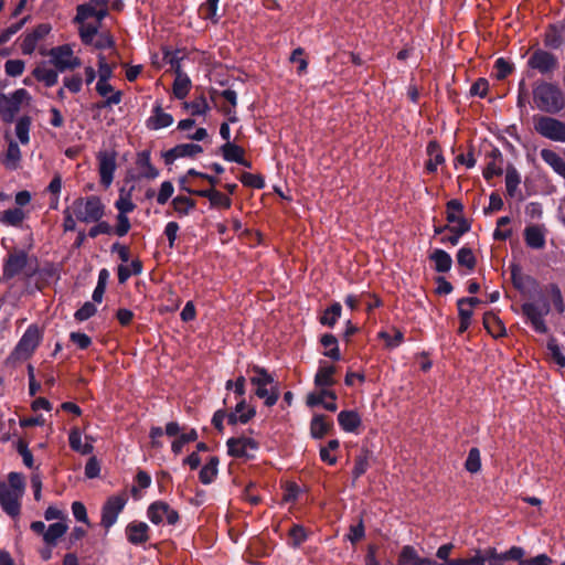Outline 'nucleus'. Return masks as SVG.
I'll use <instances>...</instances> for the list:
<instances>
[{"instance_id":"4d7b16f0","label":"nucleus","mask_w":565,"mask_h":565,"mask_svg":"<svg viewBox=\"0 0 565 565\" xmlns=\"http://www.w3.org/2000/svg\"><path fill=\"white\" fill-rule=\"evenodd\" d=\"M98 34V25L95 24H81L79 38L85 45H92L94 38Z\"/></svg>"},{"instance_id":"dca6fc26","label":"nucleus","mask_w":565,"mask_h":565,"mask_svg":"<svg viewBox=\"0 0 565 565\" xmlns=\"http://www.w3.org/2000/svg\"><path fill=\"white\" fill-rule=\"evenodd\" d=\"M172 124V115L163 111L161 102H156V104L152 107L151 116L146 120L147 128L150 130H159L162 128H167Z\"/></svg>"},{"instance_id":"39448f33","label":"nucleus","mask_w":565,"mask_h":565,"mask_svg":"<svg viewBox=\"0 0 565 565\" xmlns=\"http://www.w3.org/2000/svg\"><path fill=\"white\" fill-rule=\"evenodd\" d=\"M29 92L24 88L14 90L11 96L0 94V116L1 119L10 124L13 121L17 113L20 110V106L23 100L29 99Z\"/></svg>"},{"instance_id":"1a4fd4ad","label":"nucleus","mask_w":565,"mask_h":565,"mask_svg":"<svg viewBox=\"0 0 565 565\" xmlns=\"http://www.w3.org/2000/svg\"><path fill=\"white\" fill-rule=\"evenodd\" d=\"M127 503L125 493L113 495L107 499L103 507L100 524L108 530L117 520L118 514L121 512Z\"/></svg>"},{"instance_id":"0e129e2a","label":"nucleus","mask_w":565,"mask_h":565,"mask_svg":"<svg viewBox=\"0 0 565 565\" xmlns=\"http://www.w3.org/2000/svg\"><path fill=\"white\" fill-rule=\"evenodd\" d=\"M305 50L302 47H297L292 51L290 55V62L298 63L297 73L302 75L307 72L308 61L303 57Z\"/></svg>"},{"instance_id":"2f4dec72","label":"nucleus","mask_w":565,"mask_h":565,"mask_svg":"<svg viewBox=\"0 0 565 565\" xmlns=\"http://www.w3.org/2000/svg\"><path fill=\"white\" fill-rule=\"evenodd\" d=\"M25 218L20 207L8 209L0 214V222L8 226L20 227Z\"/></svg>"},{"instance_id":"603ef678","label":"nucleus","mask_w":565,"mask_h":565,"mask_svg":"<svg viewBox=\"0 0 565 565\" xmlns=\"http://www.w3.org/2000/svg\"><path fill=\"white\" fill-rule=\"evenodd\" d=\"M546 348L553 359V361L561 367L565 366V355L563 354L561 347L557 343V340L554 337H551L547 340Z\"/></svg>"},{"instance_id":"c03bdc74","label":"nucleus","mask_w":565,"mask_h":565,"mask_svg":"<svg viewBox=\"0 0 565 565\" xmlns=\"http://www.w3.org/2000/svg\"><path fill=\"white\" fill-rule=\"evenodd\" d=\"M457 263L459 266L473 270L477 265V259L470 247L463 246L457 252Z\"/></svg>"},{"instance_id":"a211bd4d","label":"nucleus","mask_w":565,"mask_h":565,"mask_svg":"<svg viewBox=\"0 0 565 565\" xmlns=\"http://www.w3.org/2000/svg\"><path fill=\"white\" fill-rule=\"evenodd\" d=\"M525 244L533 249H542L545 247L544 227L541 225H529L524 230Z\"/></svg>"},{"instance_id":"ea45409f","label":"nucleus","mask_w":565,"mask_h":565,"mask_svg":"<svg viewBox=\"0 0 565 565\" xmlns=\"http://www.w3.org/2000/svg\"><path fill=\"white\" fill-rule=\"evenodd\" d=\"M173 210L179 216L189 215L190 212L195 207L196 202L189 196L178 195L172 200Z\"/></svg>"},{"instance_id":"b1692460","label":"nucleus","mask_w":565,"mask_h":565,"mask_svg":"<svg viewBox=\"0 0 565 565\" xmlns=\"http://www.w3.org/2000/svg\"><path fill=\"white\" fill-rule=\"evenodd\" d=\"M542 160L548 164L555 173L565 179V159L551 149H542L540 152Z\"/></svg>"},{"instance_id":"6e6d98bb","label":"nucleus","mask_w":565,"mask_h":565,"mask_svg":"<svg viewBox=\"0 0 565 565\" xmlns=\"http://www.w3.org/2000/svg\"><path fill=\"white\" fill-rule=\"evenodd\" d=\"M493 67L495 70V78L498 81L507 78L513 71V64H511L503 57L497 58Z\"/></svg>"},{"instance_id":"09e8293b","label":"nucleus","mask_w":565,"mask_h":565,"mask_svg":"<svg viewBox=\"0 0 565 565\" xmlns=\"http://www.w3.org/2000/svg\"><path fill=\"white\" fill-rule=\"evenodd\" d=\"M256 415L255 407H249L245 413L236 414L234 412L226 413L225 419L228 425L247 424Z\"/></svg>"},{"instance_id":"680f3d73","label":"nucleus","mask_w":565,"mask_h":565,"mask_svg":"<svg viewBox=\"0 0 565 565\" xmlns=\"http://www.w3.org/2000/svg\"><path fill=\"white\" fill-rule=\"evenodd\" d=\"M115 207L118 214L127 215L136 209V204L131 201L130 194L124 195L121 192L119 199L115 202Z\"/></svg>"},{"instance_id":"58836bf2","label":"nucleus","mask_w":565,"mask_h":565,"mask_svg":"<svg viewBox=\"0 0 565 565\" xmlns=\"http://www.w3.org/2000/svg\"><path fill=\"white\" fill-rule=\"evenodd\" d=\"M220 0H206L199 8V15L203 20H210L213 23H217L220 17L217 15Z\"/></svg>"},{"instance_id":"4c0bfd02","label":"nucleus","mask_w":565,"mask_h":565,"mask_svg":"<svg viewBox=\"0 0 565 565\" xmlns=\"http://www.w3.org/2000/svg\"><path fill=\"white\" fill-rule=\"evenodd\" d=\"M68 443L71 448L83 455L86 456L92 452L93 446L89 443L83 444L82 441V434L78 429H72L68 436Z\"/></svg>"},{"instance_id":"7ed1b4c3","label":"nucleus","mask_w":565,"mask_h":565,"mask_svg":"<svg viewBox=\"0 0 565 565\" xmlns=\"http://www.w3.org/2000/svg\"><path fill=\"white\" fill-rule=\"evenodd\" d=\"M71 209L75 218L83 223L98 222L105 214V205L97 195L77 198Z\"/></svg>"},{"instance_id":"338daca9","label":"nucleus","mask_w":565,"mask_h":565,"mask_svg":"<svg viewBox=\"0 0 565 565\" xmlns=\"http://www.w3.org/2000/svg\"><path fill=\"white\" fill-rule=\"evenodd\" d=\"M503 163L498 161L488 160L486 168L482 171V175L487 181H490L493 177H500L503 173Z\"/></svg>"},{"instance_id":"0eeeda50","label":"nucleus","mask_w":565,"mask_h":565,"mask_svg":"<svg viewBox=\"0 0 565 565\" xmlns=\"http://www.w3.org/2000/svg\"><path fill=\"white\" fill-rule=\"evenodd\" d=\"M526 65L542 75H552L558 68L559 62L553 53L537 49L531 54Z\"/></svg>"},{"instance_id":"cd10ccee","label":"nucleus","mask_w":565,"mask_h":565,"mask_svg":"<svg viewBox=\"0 0 565 565\" xmlns=\"http://www.w3.org/2000/svg\"><path fill=\"white\" fill-rule=\"evenodd\" d=\"M429 259L435 264V270L437 273H448L452 266L451 256L444 249L436 248L430 255Z\"/></svg>"},{"instance_id":"bb28decb","label":"nucleus","mask_w":565,"mask_h":565,"mask_svg":"<svg viewBox=\"0 0 565 565\" xmlns=\"http://www.w3.org/2000/svg\"><path fill=\"white\" fill-rule=\"evenodd\" d=\"M136 163L139 168L143 169L141 177L153 180L159 177V170L152 166L150 160V151L142 150L137 154Z\"/></svg>"},{"instance_id":"4be33fe9","label":"nucleus","mask_w":565,"mask_h":565,"mask_svg":"<svg viewBox=\"0 0 565 565\" xmlns=\"http://www.w3.org/2000/svg\"><path fill=\"white\" fill-rule=\"evenodd\" d=\"M429 558L420 557L413 546L406 545L402 548L397 565H433Z\"/></svg>"},{"instance_id":"6ab92c4d","label":"nucleus","mask_w":565,"mask_h":565,"mask_svg":"<svg viewBox=\"0 0 565 565\" xmlns=\"http://www.w3.org/2000/svg\"><path fill=\"white\" fill-rule=\"evenodd\" d=\"M426 152L429 156V160L426 161L425 169L428 173H435L437 167L445 162L441 147L436 140H430L426 147Z\"/></svg>"},{"instance_id":"bf43d9fd","label":"nucleus","mask_w":565,"mask_h":565,"mask_svg":"<svg viewBox=\"0 0 565 565\" xmlns=\"http://www.w3.org/2000/svg\"><path fill=\"white\" fill-rule=\"evenodd\" d=\"M73 51L70 47V45L64 44L56 47L51 49L50 56H51V63L57 68V64L55 61V57L57 56L61 61H67L70 57H72Z\"/></svg>"},{"instance_id":"72a5a7b5","label":"nucleus","mask_w":565,"mask_h":565,"mask_svg":"<svg viewBox=\"0 0 565 565\" xmlns=\"http://www.w3.org/2000/svg\"><path fill=\"white\" fill-rule=\"evenodd\" d=\"M222 157L225 161L228 162H241L242 157L245 153V150L243 147L233 143V142H225L220 148Z\"/></svg>"},{"instance_id":"f03ea898","label":"nucleus","mask_w":565,"mask_h":565,"mask_svg":"<svg viewBox=\"0 0 565 565\" xmlns=\"http://www.w3.org/2000/svg\"><path fill=\"white\" fill-rule=\"evenodd\" d=\"M533 100L536 107L546 114H558L565 108V94L557 84L536 82L533 87Z\"/></svg>"},{"instance_id":"e2e57ef3","label":"nucleus","mask_w":565,"mask_h":565,"mask_svg":"<svg viewBox=\"0 0 565 565\" xmlns=\"http://www.w3.org/2000/svg\"><path fill=\"white\" fill-rule=\"evenodd\" d=\"M217 473L216 461H207L200 470V480L204 484H209Z\"/></svg>"},{"instance_id":"f8f14e48","label":"nucleus","mask_w":565,"mask_h":565,"mask_svg":"<svg viewBox=\"0 0 565 565\" xmlns=\"http://www.w3.org/2000/svg\"><path fill=\"white\" fill-rule=\"evenodd\" d=\"M203 151L198 143H180L162 153L166 164H172L179 158H194Z\"/></svg>"},{"instance_id":"4468645a","label":"nucleus","mask_w":565,"mask_h":565,"mask_svg":"<svg viewBox=\"0 0 565 565\" xmlns=\"http://www.w3.org/2000/svg\"><path fill=\"white\" fill-rule=\"evenodd\" d=\"M227 454L231 457H245L252 459L254 456L248 454L249 449H257L258 444L247 437L230 438L227 440Z\"/></svg>"},{"instance_id":"c85d7f7f","label":"nucleus","mask_w":565,"mask_h":565,"mask_svg":"<svg viewBox=\"0 0 565 565\" xmlns=\"http://www.w3.org/2000/svg\"><path fill=\"white\" fill-rule=\"evenodd\" d=\"M342 315V306L340 302L334 301L330 307L324 309L319 317V322L322 326L333 328Z\"/></svg>"},{"instance_id":"2eb2a0df","label":"nucleus","mask_w":565,"mask_h":565,"mask_svg":"<svg viewBox=\"0 0 565 565\" xmlns=\"http://www.w3.org/2000/svg\"><path fill=\"white\" fill-rule=\"evenodd\" d=\"M28 264V255L25 252L20 250L14 254H10L6 259L2 274L4 279H12L17 275H19Z\"/></svg>"},{"instance_id":"79ce46f5","label":"nucleus","mask_w":565,"mask_h":565,"mask_svg":"<svg viewBox=\"0 0 565 565\" xmlns=\"http://www.w3.org/2000/svg\"><path fill=\"white\" fill-rule=\"evenodd\" d=\"M21 160V150L17 142L10 141L6 152L4 166L14 170L18 168L19 161Z\"/></svg>"},{"instance_id":"69168bd1","label":"nucleus","mask_w":565,"mask_h":565,"mask_svg":"<svg viewBox=\"0 0 565 565\" xmlns=\"http://www.w3.org/2000/svg\"><path fill=\"white\" fill-rule=\"evenodd\" d=\"M174 192V186L171 181H163L157 194V202L160 205L166 204Z\"/></svg>"},{"instance_id":"c9c22d12","label":"nucleus","mask_w":565,"mask_h":565,"mask_svg":"<svg viewBox=\"0 0 565 565\" xmlns=\"http://www.w3.org/2000/svg\"><path fill=\"white\" fill-rule=\"evenodd\" d=\"M255 395L258 398L264 399V404L267 407L274 406L279 399L278 383H276L275 385H271L270 388H268L267 386L257 387L255 390Z\"/></svg>"},{"instance_id":"a19ab883","label":"nucleus","mask_w":565,"mask_h":565,"mask_svg":"<svg viewBox=\"0 0 565 565\" xmlns=\"http://www.w3.org/2000/svg\"><path fill=\"white\" fill-rule=\"evenodd\" d=\"M393 337L385 330H381L377 333L379 339L385 341V347L390 350L399 347L404 342V333L395 327H393Z\"/></svg>"},{"instance_id":"13d9d810","label":"nucleus","mask_w":565,"mask_h":565,"mask_svg":"<svg viewBox=\"0 0 565 565\" xmlns=\"http://www.w3.org/2000/svg\"><path fill=\"white\" fill-rule=\"evenodd\" d=\"M95 7L92 3H83L78 4L76 8V15L74 18V23L83 24L87 19L94 18Z\"/></svg>"},{"instance_id":"9d476101","label":"nucleus","mask_w":565,"mask_h":565,"mask_svg":"<svg viewBox=\"0 0 565 565\" xmlns=\"http://www.w3.org/2000/svg\"><path fill=\"white\" fill-rule=\"evenodd\" d=\"M97 160L100 183L105 188H108L114 180V172L116 170V152L99 151L97 154Z\"/></svg>"},{"instance_id":"774afa93","label":"nucleus","mask_w":565,"mask_h":565,"mask_svg":"<svg viewBox=\"0 0 565 565\" xmlns=\"http://www.w3.org/2000/svg\"><path fill=\"white\" fill-rule=\"evenodd\" d=\"M4 71L11 77L20 76L24 71V62L22 60H8L4 64Z\"/></svg>"},{"instance_id":"6e6552de","label":"nucleus","mask_w":565,"mask_h":565,"mask_svg":"<svg viewBox=\"0 0 565 565\" xmlns=\"http://www.w3.org/2000/svg\"><path fill=\"white\" fill-rule=\"evenodd\" d=\"M41 340L42 333L39 327L30 324L15 345L13 354L18 355V358L29 359L39 347Z\"/></svg>"},{"instance_id":"412c9836","label":"nucleus","mask_w":565,"mask_h":565,"mask_svg":"<svg viewBox=\"0 0 565 565\" xmlns=\"http://www.w3.org/2000/svg\"><path fill=\"white\" fill-rule=\"evenodd\" d=\"M195 195L209 199L212 207L230 209L232 205V200L227 195L213 188L200 190Z\"/></svg>"},{"instance_id":"393cba45","label":"nucleus","mask_w":565,"mask_h":565,"mask_svg":"<svg viewBox=\"0 0 565 565\" xmlns=\"http://www.w3.org/2000/svg\"><path fill=\"white\" fill-rule=\"evenodd\" d=\"M483 327L493 337H504L507 334L505 327L500 318L493 312H486L483 315Z\"/></svg>"},{"instance_id":"423d86ee","label":"nucleus","mask_w":565,"mask_h":565,"mask_svg":"<svg viewBox=\"0 0 565 565\" xmlns=\"http://www.w3.org/2000/svg\"><path fill=\"white\" fill-rule=\"evenodd\" d=\"M534 128L537 134L550 140L565 142V122L556 118L550 116L535 117Z\"/></svg>"},{"instance_id":"9b49d317","label":"nucleus","mask_w":565,"mask_h":565,"mask_svg":"<svg viewBox=\"0 0 565 565\" xmlns=\"http://www.w3.org/2000/svg\"><path fill=\"white\" fill-rule=\"evenodd\" d=\"M23 494L11 490L7 482H0V504L2 509L11 516L20 514V499Z\"/></svg>"},{"instance_id":"7c9ffc66","label":"nucleus","mask_w":565,"mask_h":565,"mask_svg":"<svg viewBox=\"0 0 565 565\" xmlns=\"http://www.w3.org/2000/svg\"><path fill=\"white\" fill-rule=\"evenodd\" d=\"M521 183V175L513 164H509L505 170V189L510 198L516 195V190Z\"/></svg>"},{"instance_id":"a18cd8bd","label":"nucleus","mask_w":565,"mask_h":565,"mask_svg":"<svg viewBox=\"0 0 565 565\" xmlns=\"http://www.w3.org/2000/svg\"><path fill=\"white\" fill-rule=\"evenodd\" d=\"M330 398L332 401L337 399V394L332 390L321 388L318 393H310L307 396V405L309 407H315L323 404L324 398Z\"/></svg>"},{"instance_id":"aec40b11","label":"nucleus","mask_w":565,"mask_h":565,"mask_svg":"<svg viewBox=\"0 0 565 565\" xmlns=\"http://www.w3.org/2000/svg\"><path fill=\"white\" fill-rule=\"evenodd\" d=\"M339 426L347 433H354L361 426V416L356 411H341L338 414Z\"/></svg>"},{"instance_id":"f257e3e1","label":"nucleus","mask_w":565,"mask_h":565,"mask_svg":"<svg viewBox=\"0 0 565 565\" xmlns=\"http://www.w3.org/2000/svg\"><path fill=\"white\" fill-rule=\"evenodd\" d=\"M544 292L548 299H544L541 306L535 302H524L521 306L522 315L531 323L534 331L541 334H545L548 331L544 317L551 312L552 305L558 315L565 312V300L557 284H547L544 287Z\"/></svg>"},{"instance_id":"ddd939ff","label":"nucleus","mask_w":565,"mask_h":565,"mask_svg":"<svg viewBox=\"0 0 565 565\" xmlns=\"http://www.w3.org/2000/svg\"><path fill=\"white\" fill-rule=\"evenodd\" d=\"M148 516L154 524L161 523L163 518H166L167 522L171 525L175 524L179 520L178 512L170 509L166 502L161 501L154 502L149 507Z\"/></svg>"},{"instance_id":"8fccbe9b","label":"nucleus","mask_w":565,"mask_h":565,"mask_svg":"<svg viewBox=\"0 0 565 565\" xmlns=\"http://www.w3.org/2000/svg\"><path fill=\"white\" fill-rule=\"evenodd\" d=\"M563 44V38L554 25H550L544 36V45L552 50H557Z\"/></svg>"},{"instance_id":"f3484780","label":"nucleus","mask_w":565,"mask_h":565,"mask_svg":"<svg viewBox=\"0 0 565 565\" xmlns=\"http://www.w3.org/2000/svg\"><path fill=\"white\" fill-rule=\"evenodd\" d=\"M335 372L337 369L334 365H328L324 361H320L318 371L315 375V385L322 390H329V387L335 384V380L333 377Z\"/></svg>"},{"instance_id":"3c124183","label":"nucleus","mask_w":565,"mask_h":565,"mask_svg":"<svg viewBox=\"0 0 565 565\" xmlns=\"http://www.w3.org/2000/svg\"><path fill=\"white\" fill-rule=\"evenodd\" d=\"M511 280H512L513 286L518 290H522L524 288V284H523L524 281L532 284V285H536V280L534 278H532L531 276H522L521 268L518 265L511 266Z\"/></svg>"},{"instance_id":"a878e982","label":"nucleus","mask_w":565,"mask_h":565,"mask_svg":"<svg viewBox=\"0 0 565 565\" xmlns=\"http://www.w3.org/2000/svg\"><path fill=\"white\" fill-rule=\"evenodd\" d=\"M320 344L326 349L323 355L333 360H341V352L339 349V341L337 337L332 333H324L320 338Z\"/></svg>"},{"instance_id":"49530a36","label":"nucleus","mask_w":565,"mask_h":565,"mask_svg":"<svg viewBox=\"0 0 565 565\" xmlns=\"http://www.w3.org/2000/svg\"><path fill=\"white\" fill-rule=\"evenodd\" d=\"M330 428V424L326 420V416L316 415L310 424L311 435L315 438L323 437Z\"/></svg>"},{"instance_id":"e433bc0d","label":"nucleus","mask_w":565,"mask_h":565,"mask_svg":"<svg viewBox=\"0 0 565 565\" xmlns=\"http://www.w3.org/2000/svg\"><path fill=\"white\" fill-rule=\"evenodd\" d=\"M67 531V525L62 522L51 524L44 533V542L49 546H55L60 537H62Z\"/></svg>"},{"instance_id":"052dcab7","label":"nucleus","mask_w":565,"mask_h":565,"mask_svg":"<svg viewBox=\"0 0 565 565\" xmlns=\"http://www.w3.org/2000/svg\"><path fill=\"white\" fill-rule=\"evenodd\" d=\"M96 312V306L90 301H86L79 309L75 311L74 319L79 322L86 321L89 318H92Z\"/></svg>"},{"instance_id":"5701e85b","label":"nucleus","mask_w":565,"mask_h":565,"mask_svg":"<svg viewBox=\"0 0 565 565\" xmlns=\"http://www.w3.org/2000/svg\"><path fill=\"white\" fill-rule=\"evenodd\" d=\"M248 371L253 372L255 375L249 379L250 383L257 387L275 385L277 382L274 376L263 366L257 364H252L248 366Z\"/></svg>"},{"instance_id":"864d4df0","label":"nucleus","mask_w":565,"mask_h":565,"mask_svg":"<svg viewBox=\"0 0 565 565\" xmlns=\"http://www.w3.org/2000/svg\"><path fill=\"white\" fill-rule=\"evenodd\" d=\"M31 120L29 117H21L15 125V134L18 139L22 145H25L30 140L29 131H30Z\"/></svg>"},{"instance_id":"37998d69","label":"nucleus","mask_w":565,"mask_h":565,"mask_svg":"<svg viewBox=\"0 0 565 565\" xmlns=\"http://www.w3.org/2000/svg\"><path fill=\"white\" fill-rule=\"evenodd\" d=\"M128 539L131 543H143L148 540L147 531L148 525L146 523L131 524L127 529Z\"/></svg>"},{"instance_id":"de8ad7c7","label":"nucleus","mask_w":565,"mask_h":565,"mask_svg":"<svg viewBox=\"0 0 565 565\" xmlns=\"http://www.w3.org/2000/svg\"><path fill=\"white\" fill-rule=\"evenodd\" d=\"M239 181L244 186L262 190L265 188V179L262 174H253L249 172H243L238 177Z\"/></svg>"},{"instance_id":"c756f323","label":"nucleus","mask_w":565,"mask_h":565,"mask_svg":"<svg viewBox=\"0 0 565 565\" xmlns=\"http://www.w3.org/2000/svg\"><path fill=\"white\" fill-rule=\"evenodd\" d=\"M32 75L36 81L44 83L46 87H53L58 79L57 70L47 68L44 65L36 66Z\"/></svg>"},{"instance_id":"f704fd0d","label":"nucleus","mask_w":565,"mask_h":565,"mask_svg":"<svg viewBox=\"0 0 565 565\" xmlns=\"http://www.w3.org/2000/svg\"><path fill=\"white\" fill-rule=\"evenodd\" d=\"M183 108L189 110L192 116L205 115L211 109L204 94H201L191 102H184Z\"/></svg>"},{"instance_id":"20e7f679","label":"nucleus","mask_w":565,"mask_h":565,"mask_svg":"<svg viewBox=\"0 0 565 565\" xmlns=\"http://www.w3.org/2000/svg\"><path fill=\"white\" fill-rule=\"evenodd\" d=\"M166 435L173 438L171 441V450L174 456H180L183 449L191 443L198 439V431L195 428L181 426L178 422H169L166 425Z\"/></svg>"},{"instance_id":"473e14b6","label":"nucleus","mask_w":565,"mask_h":565,"mask_svg":"<svg viewBox=\"0 0 565 565\" xmlns=\"http://www.w3.org/2000/svg\"><path fill=\"white\" fill-rule=\"evenodd\" d=\"M192 86L190 77L184 74H178L175 75L174 82H173V95L177 99H184Z\"/></svg>"},{"instance_id":"5fc2aeb1","label":"nucleus","mask_w":565,"mask_h":565,"mask_svg":"<svg viewBox=\"0 0 565 565\" xmlns=\"http://www.w3.org/2000/svg\"><path fill=\"white\" fill-rule=\"evenodd\" d=\"M115 67V63L113 65L107 63L105 55H98V79H102V82H109L113 77Z\"/></svg>"}]
</instances>
